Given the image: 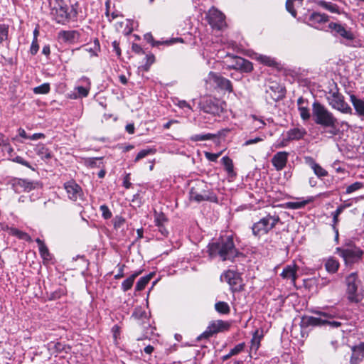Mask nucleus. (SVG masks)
<instances>
[{
  "label": "nucleus",
  "instance_id": "obj_4",
  "mask_svg": "<svg viewBox=\"0 0 364 364\" xmlns=\"http://www.w3.org/2000/svg\"><path fill=\"white\" fill-rule=\"evenodd\" d=\"M346 295L349 303L358 304L364 297L362 281L357 272L349 274L345 278Z\"/></svg>",
  "mask_w": 364,
  "mask_h": 364
},
{
  "label": "nucleus",
  "instance_id": "obj_16",
  "mask_svg": "<svg viewBox=\"0 0 364 364\" xmlns=\"http://www.w3.org/2000/svg\"><path fill=\"white\" fill-rule=\"evenodd\" d=\"M210 79L220 90H225L229 93L233 92V87L231 81L218 73L210 72Z\"/></svg>",
  "mask_w": 364,
  "mask_h": 364
},
{
  "label": "nucleus",
  "instance_id": "obj_55",
  "mask_svg": "<svg viewBox=\"0 0 364 364\" xmlns=\"http://www.w3.org/2000/svg\"><path fill=\"white\" fill-rule=\"evenodd\" d=\"M154 153H155V151L153 150V149H142L136 156V157L134 159V162H137L139 160H141L143 158H144L146 156H148L149 154H154Z\"/></svg>",
  "mask_w": 364,
  "mask_h": 364
},
{
  "label": "nucleus",
  "instance_id": "obj_54",
  "mask_svg": "<svg viewBox=\"0 0 364 364\" xmlns=\"http://www.w3.org/2000/svg\"><path fill=\"white\" fill-rule=\"evenodd\" d=\"M314 313L321 317H323V319L333 318L336 316V313L333 310H330L328 311H316Z\"/></svg>",
  "mask_w": 364,
  "mask_h": 364
},
{
  "label": "nucleus",
  "instance_id": "obj_13",
  "mask_svg": "<svg viewBox=\"0 0 364 364\" xmlns=\"http://www.w3.org/2000/svg\"><path fill=\"white\" fill-rule=\"evenodd\" d=\"M200 109L207 114L214 116H220L223 112V107L222 102L216 98L207 97L204 98L199 103Z\"/></svg>",
  "mask_w": 364,
  "mask_h": 364
},
{
  "label": "nucleus",
  "instance_id": "obj_43",
  "mask_svg": "<svg viewBox=\"0 0 364 364\" xmlns=\"http://www.w3.org/2000/svg\"><path fill=\"white\" fill-rule=\"evenodd\" d=\"M102 157L99 158H89L86 159L85 164L91 168H103L104 165L103 163L101 161L102 160Z\"/></svg>",
  "mask_w": 364,
  "mask_h": 364
},
{
  "label": "nucleus",
  "instance_id": "obj_52",
  "mask_svg": "<svg viewBox=\"0 0 364 364\" xmlns=\"http://www.w3.org/2000/svg\"><path fill=\"white\" fill-rule=\"evenodd\" d=\"M363 183L362 182L356 181L348 186H347L346 189V194H350L358 190L361 189L363 188Z\"/></svg>",
  "mask_w": 364,
  "mask_h": 364
},
{
  "label": "nucleus",
  "instance_id": "obj_15",
  "mask_svg": "<svg viewBox=\"0 0 364 364\" xmlns=\"http://www.w3.org/2000/svg\"><path fill=\"white\" fill-rule=\"evenodd\" d=\"M64 188L66 191L68 197L73 201L82 198L83 196L82 188L74 180L65 183Z\"/></svg>",
  "mask_w": 364,
  "mask_h": 364
},
{
  "label": "nucleus",
  "instance_id": "obj_39",
  "mask_svg": "<svg viewBox=\"0 0 364 364\" xmlns=\"http://www.w3.org/2000/svg\"><path fill=\"white\" fill-rule=\"evenodd\" d=\"M316 4L321 7L328 10V11L334 14H340L339 7L337 4L331 2H327L323 0H318Z\"/></svg>",
  "mask_w": 364,
  "mask_h": 364
},
{
  "label": "nucleus",
  "instance_id": "obj_53",
  "mask_svg": "<svg viewBox=\"0 0 364 364\" xmlns=\"http://www.w3.org/2000/svg\"><path fill=\"white\" fill-rule=\"evenodd\" d=\"M100 210L102 213V217L105 220L110 219L112 217V213L111 212V210H109V207L107 205H101L100 206Z\"/></svg>",
  "mask_w": 364,
  "mask_h": 364
},
{
  "label": "nucleus",
  "instance_id": "obj_50",
  "mask_svg": "<svg viewBox=\"0 0 364 364\" xmlns=\"http://www.w3.org/2000/svg\"><path fill=\"white\" fill-rule=\"evenodd\" d=\"M146 62L145 63L141 66L142 70L145 72H148L152 64L155 62V56L154 54L150 53L146 55L145 57Z\"/></svg>",
  "mask_w": 364,
  "mask_h": 364
},
{
  "label": "nucleus",
  "instance_id": "obj_6",
  "mask_svg": "<svg viewBox=\"0 0 364 364\" xmlns=\"http://www.w3.org/2000/svg\"><path fill=\"white\" fill-rule=\"evenodd\" d=\"M278 223H282L279 216L269 213L260 218L257 222L253 223L251 228L252 235L259 239L262 236L267 235L276 227Z\"/></svg>",
  "mask_w": 364,
  "mask_h": 364
},
{
  "label": "nucleus",
  "instance_id": "obj_2",
  "mask_svg": "<svg viewBox=\"0 0 364 364\" xmlns=\"http://www.w3.org/2000/svg\"><path fill=\"white\" fill-rule=\"evenodd\" d=\"M312 116L315 124L323 129H328L326 132L331 136L338 134V119L333 112L318 101H315L312 105Z\"/></svg>",
  "mask_w": 364,
  "mask_h": 364
},
{
  "label": "nucleus",
  "instance_id": "obj_8",
  "mask_svg": "<svg viewBox=\"0 0 364 364\" xmlns=\"http://www.w3.org/2000/svg\"><path fill=\"white\" fill-rule=\"evenodd\" d=\"M206 184L203 182H198L190 190V199L198 203L202 201H210L212 203H218V198L213 191L206 190Z\"/></svg>",
  "mask_w": 364,
  "mask_h": 364
},
{
  "label": "nucleus",
  "instance_id": "obj_41",
  "mask_svg": "<svg viewBox=\"0 0 364 364\" xmlns=\"http://www.w3.org/2000/svg\"><path fill=\"white\" fill-rule=\"evenodd\" d=\"M145 39L147 41L148 43H151L152 47H158L160 45L168 46L176 41V39H172L170 41H156L151 33L145 35Z\"/></svg>",
  "mask_w": 364,
  "mask_h": 364
},
{
  "label": "nucleus",
  "instance_id": "obj_9",
  "mask_svg": "<svg viewBox=\"0 0 364 364\" xmlns=\"http://www.w3.org/2000/svg\"><path fill=\"white\" fill-rule=\"evenodd\" d=\"M231 324L228 321L213 320L209 322L206 329L197 337V340H208L215 336L219 333H223L229 331Z\"/></svg>",
  "mask_w": 364,
  "mask_h": 364
},
{
  "label": "nucleus",
  "instance_id": "obj_33",
  "mask_svg": "<svg viewBox=\"0 0 364 364\" xmlns=\"http://www.w3.org/2000/svg\"><path fill=\"white\" fill-rule=\"evenodd\" d=\"M142 270L136 271L125 280H124L121 285L122 290L125 292L131 289L134 284V280L142 273Z\"/></svg>",
  "mask_w": 364,
  "mask_h": 364
},
{
  "label": "nucleus",
  "instance_id": "obj_5",
  "mask_svg": "<svg viewBox=\"0 0 364 364\" xmlns=\"http://www.w3.org/2000/svg\"><path fill=\"white\" fill-rule=\"evenodd\" d=\"M336 252L343 258L346 266L360 262L364 255V251L351 241L345 243L343 247H336Z\"/></svg>",
  "mask_w": 364,
  "mask_h": 364
},
{
  "label": "nucleus",
  "instance_id": "obj_32",
  "mask_svg": "<svg viewBox=\"0 0 364 364\" xmlns=\"http://www.w3.org/2000/svg\"><path fill=\"white\" fill-rule=\"evenodd\" d=\"M326 270L330 274H335L340 267L339 261L334 257H329L324 264Z\"/></svg>",
  "mask_w": 364,
  "mask_h": 364
},
{
  "label": "nucleus",
  "instance_id": "obj_22",
  "mask_svg": "<svg viewBox=\"0 0 364 364\" xmlns=\"http://www.w3.org/2000/svg\"><path fill=\"white\" fill-rule=\"evenodd\" d=\"M307 20L311 26L317 28L318 26L327 23L329 21V16L324 13L314 11L309 14Z\"/></svg>",
  "mask_w": 364,
  "mask_h": 364
},
{
  "label": "nucleus",
  "instance_id": "obj_23",
  "mask_svg": "<svg viewBox=\"0 0 364 364\" xmlns=\"http://www.w3.org/2000/svg\"><path fill=\"white\" fill-rule=\"evenodd\" d=\"M328 28L346 40L353 41L355 38L354 34L350 31L346 30V28L340 23L331 22L328 24Z\"/></svg>",
  "mask_w": 364,
  "mask_h": 364
},
{
  "label": "nucleus",
  "instance_id": "obj_12",
  "mask_svg": "<svg viewBox=\"0 0 364 364\" xmlns=\"http://www.w3.org/2000/svg\"><path fill=\"white\" fill-rule=\"evenodd\" d=\"M228 69L239 70L245 73H249L253 70V63L249 60L237 55H228Z\"/></svg>",
  "mask_w": 364,
  "mask_h": 364
},
{
  "label": "nucleus",
  "instance_id": "obj_35",
  "mask_svg": "<svg viewBox=\"0 0 364 364\" xmlns=\"http://www.w3.org/2000/svg\"><path fill=\"white\" fill-rule=\"evenodd\" d=\"M315 198L313 196L308 197L306 200L296 202H287L286 207L289 209L296 210L304 208L307 204L314 202Z\"/></svg>",
  "mask_w": 364,
  "mask_h": 364
},
{
  "label": "nucleus",
  "instance_id": "obj_10",
  "mask_svg": "<svg viewBox=\"0 0 364 364\" xmlns=\"http://www.w3.org/2000/svg\"><path fill=\"white\" fill-rule=\"evenodd\" d=\"M205 18L214 30L220 31L226 26L225 16L214 6L208 10Z\"/></svg>",
  "mask_w": 364,
  "mask_h": 364
},
{
  "label": "nucleus",
  "instance_id": "obj_28",
  "mask_svg": "<svg viewBox=\"0 0 364 364\" xmlns=\"http://www.w3.org/2000/svg\"><path fill=\"white\" fill-rule=\"evenodd\" d=\"M258 62L261 64L270 67L272 68H275L276 70H279L281 69V65L278 63L274 58H272L268 55H260L257 58Z\"/></svg>",
  "mask_w": 364,
  "mask_h": 364
},
{
  "label": "nucleus",
  "instance_id": "obj_45",
  "mask_svg": "<svg viewBox=\"0 0 364 364\" xmlns=\"http://www.w3.org/2000/svg\"><path fill=\"white\" fill-rule=\"evenodd\" d=\"M154 223L155 225H165L168 222V219L163 212H157L154 210Z\"/></svg>",
  "mask_w": 364,
  "mask_h": 364
},
{
  "label": "nucleus",
  "instance_id": "obj_21",
  "mask_svg": "<svg viewBox=\"0 0 364 364\" xmlns=\"http://www.w3.org/2000/svg\"><path fill=\"white\" fill-rule=\"evenodd\" d=\"M289 155L287 151H279L273 156L271 162L277 171H282L286 167Z\"/></svg>",
  "mask_w": 364,
  "mask_h": 364
},
{
  "label": "nucleus",
  "instance_id": "obj_1",
  "mask_svg": "<svg viewBox=\"0 0 364 364\" xmlns=\"http://www.w3.org/2000/svg\"><path fill=\"white\" fill-rule=\"evenodd\" d=\"M208 254L210 259L219 257L222 261H234L242 255L235 247L233 235L220 236L217 241L209 243Z\"/></svg>",
  "mask_w": 364,
  "mask_h": 364
},
{
  "label": "nucleus",
  "instance_id": "obj_37",
  "mask_svg": "<svg viewBox=\"0 0 364 364\" xmlns=\"http://www.w3.org/2000/svg\"><path fill=\"white\" fill-rule=\"evenodd\" d=\"M221 162L224 166L225 171L230 176H236V173L234 171L233 161L229 156H223L221 159Z\"/></svg>",
  "mask_w": 364,
  "mask_h": 364
},
{
  "label": "nucleus",
  "instance_id": "obj_63",
  "mask_svg": "<svg viewBox=\"0 0 364 364\" xmlns=\"http://www.w3.org/2000/svg\"><path fill=\"white\" fill-rule=\"evenodd\" d=\"M117 267H119V270H118V273L116 275H114L115 279H119L124 277V267H126L125 264H118Z\"/></svg>",
  "mask_w": 364,
  "mask_h": 364
},
{
  "label": "nucleus",
  "instance_id": "obj_47",
  "mask_svg": "<svg viewBox=\"0 0 364 364\" xmlns=\"http://www.w3.org/2000/svg\"><path fill=\"white\" fill-rule=\"evenodd\" d=\"M137 340H149L150 341H158V335L153 332V328L151 326H149L146 329V332L143 335V336L141 338H138Z\"/></svg>",
  "mask_w": 364,
  "mask_h": 364
},
{
  "label": "nucleus",
  "instance_id": "obj_18",
  "mask_svg": "<svg viewBox=\"0 0 364 364\" xmlns=\"http://www.w3.org/2000/svg\"><path fill=\"white\" fill-rule=\"evenodd\" d=\"M80 37V33L75 30H63L58 33V40L65 43L73 44L79 40Z\"/></svg>",
  "mask_w": 364,
  "mask_h": 364
},
{
  "label": "nucleus",
  "instance_id": "obj_42",
  "mask_svg": "<svg viewBox=\"0 0 364 364\" xmlns=\"http://www.w3.org/2000/svg\"><path fill=\"white\" fill-rule=\"evenodd\" d=\"M75 90L77 91V93L74 94V96L73 97V99L84 98L88 96L90 90V86H77L75 88Z\"/></svg>",
  "mask_w": 364,
  "mask_h": 364
},
{
  "label": "nucleus",
  "instance_id": "obj_49",
  "mask_svg": "<svg viewBox=\"0 0 364 364\" xmlns=\"http://www.w3.org/2000/svg\"><path fill=\"white\" fill-rule=\"evenodd\" d=\"M50 90V87L49 83H43L39 86H37L33 88V92L37 95H45L48 94Z\"/></svg>",
  "mask_w": 364,
  "mask_h": 364
},
{
  "label": "nucleus",
  "instance_id": "obj_36",
  "mask_svg": "<svg viewBox=\"0 0 364 364\" xmlns=\"http://www.w3.org/2000/svg\"><path fill=\"white\" fill-rule=\"evenodd\" d=\"M47 348L49 350H52L51 353H68L70 350V347L65 343H48Z\"/></svg>",
  "mask_w": 364,
  "mask_h": 364
},
{
  "label": "nucleus",
  "instance_id": "obj_56",
  "mask_svg": "<svg viewBox=\"0 0 364 364\" xmlns=\"http://www.w3.org/2000/svg\"><path fill=\"white\" fill-rule=\"evenodd\" d=\"M301 118L304 121L309 120L311 117L309 109L307 107H298Z\"/></svg>",
  "mask_w": 364,
  "mask_h": 364
},
{
  "label": "nucleus",
  "instance_id": "obj_62",
  "mask_svg": "<svg viewBox=\"0 0 364 364\" xmlns=\"http://www.w3.org/2000/svg\"><path fill=\"white\" fill-rule=\"evenodd\" d=\"M39 50V45L38 43V40L33 39L31 48H30V53L32 55H36Z\"/></svg>",
  "mask_w": 364,
  "mask_h": 364
},
{
  "label": "nucleus",
  "instance_id": "obj_44",
  "mask_svg": "<svg viewBox=\"0 0 364 364\" xmlns=\"http://www.w3.org/2000/svg\"><path fill=\"white\" fill-rule=\"evenodd\" d=\"M9 26L5 23H0V45L9 40Z\"/></svg>",
  "mask_w": 364,
  "mask_h": 364
},
{
  "label": "nucleus",
  "instance_id": "obj_34",
  "mask_svg": "<svg viewBox=\"0 0 364 364\" xmlns=\"http://www.w3.org/2000/svg\"><path fill=\"white\" fill-rule=\"evenodd\" d=\"M36 242L38 244L39 253L44 261H50L51 259V254L45 242L40 238H36Z\"/></svg>",
  "mask_w": 364,
  "mask_h": 364
},
{
  "label": "nucleus",
  "instance_id": "obj_46",
  "mask_svg": "<svg viewBox=\"0 0 364 364\" xmlns=\"http://www.w3.org/2000/svg\"><path fill=\"white\" fill-rule=\"evenodd\" d=\"M215 310L221 314H228L230 312V308L227 302L218 301L215 304Z\"/></svg>",
  "mask_w": 364,
  "mask_h": 364
},
{
  "label": "nucleus",
  "instance_id": "obj_27",
  "mask_svg": "<svg viewBox=\"0 0 364 364\" xmlns=\"http://www.w3.org/2000/svg\"><path fill=\"white\" fill-rule=\"evenodd\" d=\"M307 132L303 127H294L287 132V139L289 141L300 140L303 139Z\"/></svg>",
  "mask_w": 364,
  "mask_h": 364
},
{
  "label": "nucleus",
  "instance_id": "obj_61",
  "mask_svg": "<svg viewBox=\"0 0 364 364\" xmlns=\"http://www.w3.org/2000/svg\"><path fill=\"white\" fill-rule=\"evenodd\" d=\"M65 291L63 289L60 288V289L55 290V291H53L50 294V299L55 300V299H60L63 295H65Z\"/></svg>",
  "mask_w": 364,
  "mask_h": 364
},
{
  "label": "nucleus",
  "instance_id": "obj_29",
  "mask_svg": "<svg viewBox=\"0 0 364 364\" xmlns=\"http://www.w3.org/2000/svg\"><path fill=\"white\" fill-rule=\"evenodd\" d=\"M350 100L356 114L360 117H364V100L358 98L354 94L350 95Z\"/></svg>",
  "mask_w": 364,
  "mask_h": 364
},
{
  "label": "nucleus",
  "instance_id": "obj_19",
  "mask_svg": "<svg viewBox=\"0 0 364 364\" xmlns=\"http://www.w3.org/2000/svg\"><path fill=\"white\" fill-rule=\"evenodd\" d=\"M304 162L308 165L314 171V174L318 178H323L328 175V171L323 168L320 164L316 163L315 159L310 156H306L304 157Z\"/></svg>",
  "mask_w": 364,
  "mask_h": 364
},
{
  "label": "nucleus",
  "instance_id": "obj_3",
  "mask_svg": "<svg viewBox=\"0 0 364 364\" xmlns=\"http://www.w3.org/2000/svg\"><path fill=\"white\" fill-rule=\"evenodd\" d=\"M78 6L77 2L71 4V9L68 11V4L65 0H55L50 10L52 20L61 25H65L71 20L76 21L78 16Z\"/></svg>",
  "mask_w": 364,
  "mask_h": 364
},
{
  "label": "nucleus",
  "instance_id": "obj_38",
  "mask_svg": "<svg viewBox=\"0 0 364 364\" xmlns=\"http://www.w3.org/2000/svg\"><path fill=\"white\" fill-rule=\"evenodd\" d=\"M220 136V134H211L207 133L203 134H194L190 137V140L193 142H197L200 141H205V140H212L215 138H218Z\"/></svg>",
  "mask_w": 364,
  "mask_h": 364
},
{
  "label": "nucleus",
  "instance_id": "obj_58",
  "mask_svg": "<svg viewBox=\"0 0 364 364\" xmlns=\"http://www.w3.org/2000/svg\"><path fill=\"white\" fill-rule=\"evenodd\" d=\"M111 332L112 333V338L114 341H117L118 339H121V333H122V328L117 325L115 324L112 327Z\"/></svg>",
  "mask_w": 364,
  "mask_h": 364
},
{
  "label": "nucleus",
  "instance_id": "obj_24",
  "mask_svg": "<svg viewBox=\"0 0 364 364\" xmlns=\"http://www.w3.org/2000/svg\"><path fill=\"white\" fill-rule=\"evenodd\" d=\"M352 355L350 364H358L364 359V343L351 347Z\"/></svg>",
  "mask_w": 364,
  "mask_h": 364
},
{
  "label": "nucleus",
  "instance_id": "obj_26",
  "mask_svg": "<svg viewBox=\"0 0 364 364\" xmlns=\"http://www.w3.org/2000/svg\"><path fill=\"white\" fill-rule=\"evenodd\" d=\"M34 151L43 161H45L51 159L53 156L50 149L43 143L36 144L34 147Z\"/></svg>",
  "mask_w": 364,
  "mask_h": 364
},
{
  "label": "nucleus",
  "instance_id": "obj_17",
  "mask_svg": "<svg viewBox=\"0 0 364 364\" xmlns=\"http://www.w3.org/2000/svg\"><path fill=\"white\" fill-rule=\"evenodd\" d=\"M299 267L296 264H288L285 266L280 274V277L285 280H290L293 285L296 284V281L298 278L297 272Z\"/></svg>",
  "mask_w": 364,
  "mask_h": 364
},
{
  "label": "nucleus",
  "instance_id": "obj_14",
  "mask_svg": "<svg viewBox=\"0 0 364 364\" xmlns=\"http://www.w3.org/2000/svg\"><path fill=\"white\" fill-rule=\"evenodd\" d=\"M12 189L15 193L30 192L33 190L41 188L38 181H30L24 178H14L11 182Z\"/></svg>",
  "mask_w": 364,
  "mask_h": 364
},
{
  "label": "nucleus",
  "instance_id": "obj_20",
  "mask_svg": "<svg viewBox=\"0 0 364 364\" xmlns=\"http://www.w3.org/2000/svg\"><path fill=\"white\" fill-rule=\"evenodd\" d=\"M1 149L3 151L7 152V154L9 155V159L12 161L13 162H15V163L19 164L22 166H24L30 168L32 171H36L35 168L33 166H32L31 165V164L28 161L25 160L23 157H21L20 156H14V155H15L14 149L11 146L10 143H8L7 145L5 146V147L2 148Z\"/></svg>",
  "mask_w": 364,
  "mask_h": 364
},
{
  "label": "nucleus",
  "instance_id": "obj_7",
  "mask_svg": "<svg viewBox=\"0 0 364 364\" xmlns=\"http://www.w3.org/2000/svg\"><path fill=\"white\" fill-rule=\"evenodd\" d=\"M333 87L328 90V96L326 100L328 105L334 109L341 112L343 114H352V108L346 102L344 96L340 92V90L336 82H333Z\"/></svg>",
  "mask_w": 364,
  "mask_h": 364
},
{
  "label": "nucleus",
  "instance_id": "obj_40",
  "mask_svg": "<svg viewBox=\"0 0 364 364\" xmlns=\"http://www.w3.org/2000/svg\"><path fill=\"white\" fill-rule=\"evenodd\" d=\"M154 273H150L144 277H141L136 282L135 290L136 291H141L144 290L146 286L149 284L150 280L152 279Z\"/></svg>",
  "mask_w": 364,
  "mask_h": 364
},
{
  "label": "nucleus",
  "instance_id": "obj_59",
  "mask_svg": "<svg viewBox=\"0 0 364 364\" xmlns=\"http://www.w3.org/2000/svg\"><path fill=\"white\" fill-rule=\"evenodd\" d=\"M264 337V331L262 328H257L252 333L250 341H260Z\"/></svg>",
  "mask_w": 364,
  "mask_h": 364
},
{
  "label": "nucleus",
  "instance_id": "obj_60",
  "mask_svg": "<svg viewBox=\"0 0 364 364\" xmlns=\"http://www.w3.org/2000/svg\"><path fill=\"white\" fill-rule=\"evenodd\" d=\"M223 151H220L218 153H210V152H205V158L212 162H216L218 159L221 156Z\"/></svg>",
  "mask_w": 364,
  "mask_h": 364
},
{
  "label": "nucleus",
  "instance_id": "obj_57",
  "mask_svg": "<svg viewBox=\"0 0 364 364\" xmlns=\"http://www.w3.org/2000/svg\"><path fill=\"white\" fill-rule=\"evenodd\" d=\"M112 222L114 229L118 230L124 225L126 220L122 216L116 215Z\"/></svg>",
  "mask_w": 364,
  "mask_h": 364
},
{
  "label": "nucleus",
  "instance_id": "obj_48",
  "mask_svg": "<svg viewBox=\"0 0 364 364\" xmlns=\"http://www.w3.org/2000/svg\"><path fill=\"white\" fill-rule=\"evenodd\" d=\"M244 347H245V343H240L239 344L235 346L233 348H232L228 354L223 356V360H226L229 359L230 357H232V355L238 354L239 353L242 351V350L244 349Z\"/></svg>",
  "mask_w": 364,
  "mask_h": 364
},
{
  "label": "nucleus",
  "instance_id": "obj_30",
  "mask_svg": "<svg viewBox=\"0 0 364 364\" xmlns=\"http://www.w3.org/2000/svg\"><path fill=\"white\" fill-rule=\"evenodd\" d=\"M304 0H286L285 8L287 11L294 17L297 16L296 8L303 6Z\"/></svg>",
  "mask_w": 364,
  "mask_h": 364
},
{
  "label": "nucleus",
  "instance_id": "obj_25",
  "mask_svg": "<svg viewBox=\"0 0 364 364\" xmlns=\"http://www.w3.org/2000/svg\"><path fill=\"white\" fill-rule=\"evenodd\" d=\"M327 322V319H323L321 317L316 318L311 316H304L301 321V326L304 327L325 326Z\"/></svg>",
  "mask_w": 364,
  "mask_h": 364
},
{
  "label": "nucleus",
  "instance_id": "obj_51",
  "mask_svg": "<svg viewBox=\"0 0 364 364\" xmlns=\"http://www.w3.org/2000/svg\"><path fill=\"white\" fill-rule=\"evenodd\" d=\"M269 88L274 91H277V95L276 97H272V99L274 101H278L282 100L285 96V90L282 87L279 85H276L275 86H270Z\"/></svg>",
  "mask_w": 364,
  "mask_h": 364
},
{
  "label": "nucleus",
  "instance_id": "obj_31",
  "mask_svg": "<svg viewBox=\"0 0 364 364\" xmlns=\"http://www.w3.org/2000/svg\"><path fill=\"white\" fill-rule=\"evenodd\" d=\"M6 230L9 232V235L14 236L19 240H25L28 242H32L31 236L27 232L21 231L16 228L7 226Z\"/></svg>",
  "mask_w": 364,
  "mask_h": 364
},
{
  "label": "nucleus",
  "instance_id": "obj_11",
  "mask_svg": "<svg viewBox=\"0 0 364 364\" xmlns=\"http://www.w3.org/2000/svg\"><path fill=\"white\" fill-rule=\"evenodd\" d=\"M224 280L230 285L232 292H240L244 289V284L240 274L231 269H228L223 273L220 279Z\"/></svg>",
  "mask_w": 364,
  "mask_h": 364
},
{
  "label": "nucleus",
  "instance_id": "obj_64",
  "mask_svg": "<svg viewBox=\"0 0 364 364\" xmlns=\"http://www.w3.org/2000/svg\"><path fill=\"white\" fill-rule=\"evenodd\" d=\"M132 50L136 54H144V51L141 46L137 43H133L132 45Z\"/></svg>",
  "mask_w": 364,
  "mask_h": 364
}]
</instances>
